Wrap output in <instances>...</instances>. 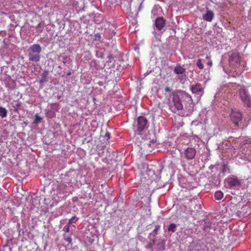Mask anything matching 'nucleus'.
Wrapping results in <instances>:
<instances>
[{"label":"nucleus","mask_w":251,"mask_h":251,"mask_svg":"<svg viewBox=\"0 0 251 251\" xmlns=\"http://www.w3.org/2000/svg\"><path fill=\"white\" fill-rule=\"evenodd\" d=\"M155 244L154 240H152L151 242H150L148 243V244L146 246V248L149 249L150 250H152L153 247Z\"/></svg>","instance_id":"6ab92c4d"},{"label":"nucleus","mask_w":251,"mask_h":251,"mask_svg":"<svg viewBox=\"0 0 251 251\" xmlns=\"http://www.w3.org/2000/svg\"><path fill=\"white\" fill-rule=\"evenodd\" d=\"M229 117L231 121L236 126H239V123L241 122L243 118V113L239 110L232 109Z\"/></svg>","instance_id":"f03ea898"},{"label":"nucleus","mask_w":251,"mask_h":251,"mask_svg":"<svg viewBox=\"0 0 251 251\" xmlns=\"http://www.w3.org/2000/svg\"><path fill=\"white\" fill-rule=\"evenodd\" d=\"M75 220H78V218L75 216L72 217L69 220L68 224L69 225H71L72 224V222H73V221Z\"/></svg>","instance_id":"4be33fe9"},{"label":"nucleus","mask_w":251,"mask_h":251,"mask_svg":"<svg viewBox=\"0 0 251 251\" xmlns=\"http://www.w3.org/2000/svg\"><path fill=\"white\" fill-rule=\"evenodd\" d=\"M28 58L30 61L38 62L40 60V56L37 53L28 51Z\"/></svg>","instance_id":"f8f14e48"},{"label":"nucleus","mask_w":251,"mask_h":251,"mask_svg":"<svg viewBox=\"0 0 251 251\" xmlns=\"http://www.w3.org/2000/svg\"><path fill=\"white\" fill-rule=\"evenodd\" d=\"M196 151L195 148L188 147L186 148L184 152V157L187 160H192L195 157Z\"/></svg>","instance_id":"423d86ee"},{"label":"nucleus","mask_w":251,"mask_h":251,"mask_svg":"<svg viewBox=\"0 0 251 251\" xmlns=\"http://www.w3.org/2000/svg\"><path fill=\"white\" fill-rule=\"evenodd\" d=\"M192 92L194 94L203 93V88L201 84L197 83L190 87Z\"/></svg>","instance_id":"6e6552de"},{"label":"nucleus","mask_w":251,"mask_h":251,"mask_svg":"<svg viewBox=\"0 0 251 251\" xmlns=\"http://www.w3.org/2000/svg\"><path fill=\"white\" fill-rule=\"evenodd\" d=\"M214 17V13L211 10H207L206 13L203 14L202 19L208 22H210L212 21Z\"/></svg>","instance_id":"1a4fd4ad"},{"label":"nucleus","mask_w":251,"mask_h":251,"mask_svg":"<svg viewBox=\"0 0 251 251\" xmlns=\"http://www.w3.org/2000/svg\"><path fill=\"white\" fill-rule=\"evenodd\" d=\"M70 226L68 224V225H66L64 227V230L65 231V232H69L70 231Z\"/></svg>","instance_id":"b1692460"},{"label":"nucleus","mask_w":251,"mask_h":251,"mask_svg":"<svg viewBox=\"0 0 251 251\" xmlns=\"http://www.w3.org/2000/svg\"><path fill=\"white\" fill-rule=\"evenodd\" d=\"M7 114V111L4 107H0V116L2 118L6 117Z\"/></svg>","instance_id":"2eb2a0df"},{"label":"nucleus","mask_w":251,"mask_h":251,"mask_svg":"<svg viewBox=\"0 0 251 251\" xmlns=\"http://www.w3.org/2000/svg\"><path fill=\"white\" fill-rule=\"evenodd\" d=\"M186 97L188 98V99H189V100H191V101H192V98H191V96H188V95H187V96H186Z\"/></svg>","instance_id":"7c9ffc66"},{"label":"nucleus","mask_w":251,"mask_h":251,"mask_svg":"<svg viewBox=\"0 0 251 251\" xmlns=\"http://www.w3.org/2000/svg\"><path fill=\"white\" fill-rule=\"evenodd\" d=\"M227 182L228 184L231 187L239 186L240 184V182L237 178L233 177L228 178Z\"/></svg>","instance_id":"ddd939ff"},{"label":"nucleus","mask_w":251,"mask_h":251,"mask_svg":"<svg viewBox=\"0 0 251 251\" xmlns=\"http://www.w3.org/2000/svg\"><path fill=\"white\" fill-rule=\"evenodd\" d=\"M196 65L197 66V67L200 69H203V68H204V66L203 65V64L202 63V61H201V59H199L197 62V63H196Z\"/></svg>","instance_id":"a211bd4d"},{"label":"nucleus","mask_w":251,"mask_h":251,"mask_svg":"<svg viewBox=\"0 0 251 251\" xmlns=\"http://www.w3.org/2000/svg\"><path fill=\"white\" fill-rule=\"evenodd\" d=\"M148 120L144 116H140L138 118L137 130L142 131L147 126Z\"/></svg>","instance_id":"0eeeda50"},{"label":"nucleus","mask_w":251,"mask_h":251,"mask_svg":"<svg viewBox=\"0 0 251 251\" xmlns=\"http://www.w3.org/2000/svg\"><path fill=\"white\" fill-rule=\"evenodd\" d=\"M176 227V225L175 224H171L168 227V230L169 231H172L173 232H174L175 231Z\"/></svg>","instance_id":"f3484780"},{"label":"nucleus","mask_w":251,"mask_h":251,"mask_svg":"<svg viewBox=\"0 0 251 251\" xmlns=\"http://www.w3.org/2000/svg\"><path fill=\"white\" fill-rule=\"evenodd\" d=\"M42 49L40 45L39 44H33L30 47L28 50V51H31L39 54L41 52Z\"/></svg>","instance_id":"9b49d317"},{"label":"nucleus","mask_w":251,"mask_h":251,"mask_svg":"<svg viewBox=\"0 0 251 251\" xmlns=\"http://www.w3.org/2000/svg\"><path fill=\"white\" fill-rule=\"evenodd\" d=\"M108 58H109V61L111 62V59H113V57L109 56Z\"/></svg>","instance_id":"2f4dec72"},{"label":"nucleus","mask_w":251,"mask_h":251,"mask_svg":"<svg viewBox=\"0 0 251 251\" xmlns=\"http://www.w3.org/2000/svg\"><path fill=\"white\" fill-rule=\"evenodd\" d=\"M42 120L41 118L38 115V114H36L35 115V118L34 121V123H37L39 122H40Z\"/></svg>","instance_id":"412c9836"},{"label":"nucleus","mask_w":251,"mask_h":251,"mask_svg":"<svg viewBox=\"0 0 251 251\" xmlns=\"http://www.w3.org/2000/svg\"><path fill=\"white\" fill-rule=\"evenodd\" d=\"M165 91L167 92H170L171 91V89L169 87H166L165 88Z\"/></svg>","instance_id":"a878e982"},{"label":"nucleus","mask_w":251,"mask_h":251,"mask_svg":"<svg viewBox=\"0 0 251 251\" xmlns=\"http://www.w3.org/2000/svg\"><path fill=\"white\" fill-rule=\"evenodd\" d=\"M182 98V97L176 93H174L173 94V103H171L170 105V109L172 112L176 113L177 111L183 109V104L181 100Z\"/></svg>","instance_id":"f257e3e1"},{"label":"nucleus","mask_w":251,"mask_h":251,"mask_svg":"<svg viewBox=\"0 0 251 251\" xmlns=\"http://www.w3.org/2000/svg\"><path fill=\"white\" fill-rule=\"evenodd\" d=\"M40 25H41V23H39V24L37 25V27H39V26H40Z\"/></svg>","instance_id":"473e14b6"},{"label":"nucleus","mask_w":251,"mask_h":251,"mask_svg":"<svg viewBox=\"0 0 251 251\" xmlns=\"http://www.w3.org/2000/svg\"><path fill=\"white\" fill-rule=\"evenodd\" d=\"M101 39L100 35L99 33H96L94 35V40L100 41Z\"/></svg>","instance_id":"aec40b11"},{"label":"nucleus","mask_w":251,"mask_h":251,"mask_svg":"<svg viewBox=\"0 0 251 251\" xmlns=\"http://www.w3.org/2000/svg\"><path fill=\"white\" fill-rule=\"evenodd\" d=\"M229 66L233 69L237 68L240 66V57L238 52H233L229 58Z\"/></svg>","instance_id":"20e7f679"},{"label":"nucleus","mask_w":251,"mask_h":251,"mask_svg":"<svg viewBox=\"0 0 251 251\" xmlns=\"http://www.w3.org/2000/svg\"><path fill=\"white\" fill-rule=\"evenodd\" d=\"M115 32H114V33H113V35H115Z\"/></svg>","instance_id":"c9c22d12"},{"label":"nucleus","mask_w":251,"mask_h":251,"mask_svg":"<svg viewBox=\"0 0 251 251\" xmlns=\"http://www.w3.org/2000/svg\"><path fill=\"white\" fill-rule=\"evenodd\" d=\"M212 61L211 60H209L208 62H207V65L209 66L210 67L212 66Z\"/></svg>","instance_id":"cd10ccee"},{"label":"nucleus","mask_w":251,"mask_h":251,"mask_svg":"<svg viewBox=\"0 0 251 251\" xmlns=\"http://www.w3.org/2000/svg\"><path fill=\"white\" fill-rule=\"evenodd\" d=\"M44 74V77L45 78H43V80H42V81L46 80V75H48V72H45Z\"/></svg>","instance_id":"bb28decb"},{"label":"nucleus","mask_w":251,"mask_h":251,"mask_svg":"<svg viewBox=\"0 0 251 251\" xmlns=\"http://www.w3.org/2000/svg\"><path fill=\"white\" fill-rule=\"evenodd\" d=\"M196 204V206L198 208L196 210L197 211H198L199 209H201V205L200 204H198L197 203H195Z\"/></svg>","instance_id":"c756f323"},{"label":"nucleus","mask_w":251,"mask_h":251,"mask_svg":"<svg viewBox=\"0 0 251 251\" xmlns=\"http://www.w3.org/2000/svg\"><path fill=\"white\" fill-rule=\"evenodd\" d=\"M239 95L244 104L250 107L251 106V98L249 95L248 91L245 88H240L239 90Z\"/></svg>","instance_id":"7ed1b4c3"},{"label":"nucleus","mask_w":251,"mask_h":251,"mask_svg":"<svg viewBox=\"0 0 251 251\" xmlns=\"http://www.w3.org/2000/svg\"><path fill=\"white\" fill-rule=\"evenodd\" d=\"M214 196L217 200H221L224 197V194L222 191H218L215 193Z\"/></svg>","instance_id":"4468645a"},{"label":"nucleus","mask_w":251,"mask_h":251,"mask_svg":"<svg viewBox=\"0 0 251 251\" xmlns=\"http://www.w3.org/2000/svg\"><path fill=\"white\" fill-rule=\"evenodd\" d=\"M65 240L69 243H71L72 242V238L70 236L65 237Z\"/></svg>","instance_id":"393cba45"},{"label":"nucleus","mask_w":251,"mask_h":251,"mask_svg":"<svg viewBox=\"0 0 251 251\" xmlns=\"http://www.w3.org/2000/svg\"><path fill=\"white\" fill-rule=\"evenodd\" d=\"M186 72V69L181 66L180 65H177L174 69V72L177 74L180 75L179 76L178 79L180 80H183L185 79L186 76L185 75V73Z\"/></svg>","instance_id":"39448f33"},{"label":"nucleus","mask_w":251,"mask_h":251,"mask_svg":"<svg viewBox=\"0 0 251 251\" xmlns=\"http://www.w3.org/2000/svg\"><path fill=\"white\" fill-rule=\"evenodd\" d=\"M206 58L207 59H209V56H208V55H207V56H206Z\"/></svg>","instance_id":"f704fd0d"},{"label":"nucleus","mask_w":251,"mask_h":251,"mask_svg":"<svg viewBox=\"0 0 251 251\" xmlns=\"http://www.w3.org/2000/svg\"><path fill=\"white\" fill-rule=\"evenodd\" d=\"M155 25L157 29L161 30L165 25V21L162 17H158L155 20Z\"/></svg>","instance_id":"9d476101"},{"label":"nucleus","mask_w":251,"mask_h":251,"mask_svg":"<svg viewBox=\"0 0 251 251\" xmlns=\"http://www.w3.org/2000/svg\"><path fill=\"white\" fill-rule=\"evenodd\" d=\"M105 137L107 138V139H109L110 137V134L109 132H107L105 133Z\"/></svg>","instance_id":"c85d7f7f"},{"label":"nucleus","mask_w":251,"mask_h":251,"mask_svg":"<svg viewBox=\"0 0 251 251\" xmlns=\"http://www.w3.org/2000/svg\"><path fill=\"white\" fill-rule=\"evenodd\" d=\"M190 202H191V203H192L193 202H194V203H196V201H190Z\"/></svg>","instance_id":"72a5a7b5"},{"label":"nucleus","mask_w":251,"mask_h":251,"mask_svg":"<svg viewBox=\"0 0 251 251\" xmlns=\"http://www.w3.org/2000/svg\"><path fill=\"white\" fill-rule=\"evenodd\" d=\"M160 226L159 225L155 226V228L153 230V232L154 233V234L155 235H156L157 234V231H158V229L160 228Z\"/></svg>","instance_id":"5701e85b"},{"label":"nucleus","mask_w":251,"mask_h":251,"mask_svg":"<svg viewBox=\"0 0 251 251\" xmlns=\"http://www.w3.org/2000/svg\"><path fill=\"white\" fill-rule=\"evenodd\" d=\"M21 106V102L18 101L15 105L12 106V110H14L15 112H19V107Z\"/></svg>","instance_id":"dca6fc26"}]
</instances>
